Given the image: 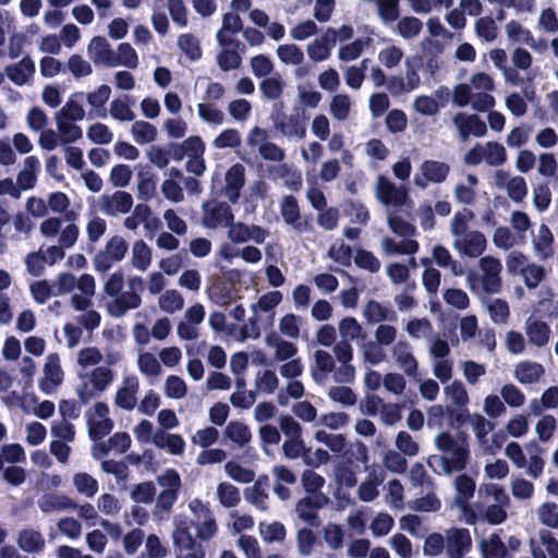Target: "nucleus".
Returning <instances> with one entry per match:
<instances>
[{
    "instance_id": "1",
    "label": "nucleus",
    "mask_w": 558,
    "mask_h": 558,
    "mask_svg": "<svg viewBox=\"0 0 558 558\" xmlns=\"http://www.w3.org/2000/svg\"><path fill=\"white\" fill-rule=\"evenodd\" d=\"M122 360L120 351H108L106 356L96 347H87L77 351L76 363L78 384L75 393L86 404L101 396L114 381L116 373L110 366Z\"/></svg>"
},
{
    "instance_id": "2",
    "label": "nucleus",
    "mask_w": 558,
    "mask_h": 558,
    "mask_svg": "<svg viewBox=\"0 0 558 558\" xmlns=\"http://www.w3.org/2000/svg\"><path fill=\"white\" fill-rule=\"evenodd\" d=\"M123 286L124 275L120 270L111 274L104 283V293L110 299L106 304V310L112 317L120 318L129 311L140 307L142 303L141 293L144 280L141 277H130L125 291H122Z\"/></svg>"
},
{
    "instance_id": "3",
    "label": "nucleus",
    "mask_w": 558,
    "mask_h": 558,
    "mask_svg": "<svg viewBox=\"0 0 558 558\" xmlns=\"http://www.w3.org/2000/svg\"><path fill=\"white\" fill-rule=\"evenodd\" d=\"M434 445L442 453L441 456H433L428 460V464L435 468V471L450 475L466 468L470 450L464 437L441 432L436 435Z\"/></svg>"
},
{
    "instance_id": "4",
    "label": "nucleus",
    "mask_w": 558,
    "mask_h": 558,
    "mask_svg": "<svg viewBox=\"0 0 558 558\" xmlns=\"http://www.w3.org/2000/svg\"><path fill=\"white\" fill-rule=\"evenodd\" d=\"M54 295H63L70 293L77 288L80 293L71 296L70 303L75 311H85L93 305V298L96 293L95 278L89 274H83L76 278L71 272H60L54 281Z\"/></svg>"
},
{
    "instance_id": "5",
    "label": "nucleus",
    "mask_w": 558,
    "mask_h": 558,
    "mask_svg": "<svg viewBox=\"0 0 558 558\" xmlns=\"http://www.w3.org/2000/svg\"><path fill=\"white\" fill-rule=\"evenodd\" d=\"M481 275L470 272L466 276V284L471 292L480 291L486 294H497L501 291V270L502 264L500 259L486 255L478 260Z\"/></svg>"
},
{
    "instance_id": "6",
    "label": "nucleus",
    "mask_w": 558,
    "mask_h": 558,
    "mask_svg": "<svg viewBox=\"0 0 558 558\" xmlns=\"http://www.w3.org/2000/svg\"><path fill=\"white\" fill-rule=\"evenodd\" d=\"M375 196L380 204L387 207V213L391 211L390 208H401L410 202L408 190L404 186L396 185L384 175L377 178Z\"/></svg>"
},
{
    "instance_id": "7",
    "label": "nucleus",
    "mask_w": 558,
    "mask_h": 558,
    "mask_svg": "<svg viewBox=\"0 0 558 558\" xmlns=\"http://www.w3.org/2000/svg\"><path fill=\"white\" fill-rule=\"evenodd\" d=\"M507 159L505 147L496 142L476 144L464 155V162L469 166H477L486 162L489 166L502 165Z\"/></svg>"
},
{
    "instance_id": "8",
    "label": "nucleus",
    "mask_w": 558,
    "mask_h": 558,
    "mask_svg": "<svg viewBox=\"0 0 558 558\" xmlns=\"http://www.w3.org/2000/svg\"><path fill=\"white\" fill-rule=\"evenodd\" d=\"M172 539L178 551L177 558H205L206 553L203 545L192 536L185 521L175 522Z\"/></svg>"
},
{
    "instance_id": "9",
    "label": "nucleus",
    "mask_w": 558,
    "mask_h": 558,
    "mask_svg": "<svg viewBox=\"0 0 558 558\" xmlns=\"http://www.w3.org/2000/svg\"><path fill=\"white\" fill-rule=\"evenodd\" d=\"M202 226L206 229L216 230L228 227L233 221L234 215L231 207L215 199L207 201L202 206Z\"/></svg>"
},
{
    "instance_id": "10",
    "label": "nucleus",
    "mask_w": 558,
    "mask_h": 558,
    "mask_svg": "<svg viewBox=\"0 0 558 558\" xmlns=\"http://www.w3.org/2000/svg\"><path fill=\"white\" fill-rule=\"evenodd\" d=\"M63 380L64 372L60 356L57 353L48 354L43 367V376L38 381L39 390L47 396H51L62 385Z\"/></svg>"
},
{
    "instance_id": "11",
    "label": "nucleus",
    "mask_w": 558,
    "mask_h": 558,
    "mask_svg": "<svg viewBox=\"0 0 558 558\" xmlns=\"http://www.w3.org/2000/svg\"><path fill=\"white\" fill-rule=\"evenodd\" d=\"M206 311L204 305L195 303L189 306L183 319L177 325V335L181 340L192 341L199 337V326L204 322Z\"/></svg>"
},
{
    "instance_id": "12",
    "label": "nucleus",
    "mask_w": 558,
    "mask_h": 558,
    "mask_svg": "<svg viewBox=\"0 0 558 558\" xmlns=\"http://www.w3.org/2000/svg\"><path fill=\"white\" fill-rule=\"evenodd\" d=\"M450 172L448 163L437 160H425L414 174V184L424 190L430 183L439 184L446 181Z\"/></svg>"
},
{
    "instance_id": "13",
    "label": "nucleus",
    "mask_w": 558,
    "mask_h": 558,
    "mask_svg": "<svg viewBox=\"0 0 558 558\" xmlns=\"http://www.w3.org/2000/svg\"><path fill=\"white\" fill-rule=\"evenodd\" d=\"M109 407L104 402H96L87 412L88 432L92 438L100 439L113 428L109 417Z\"/></svg>"
},
{
    "instance_id": "14",
    "label": "nucleus",
    "mask_w": 558,
    "mask_h": 558,
    "mask_svg": "<svg viewBox=\"0 0 558 558\" xmlns=\"http://www.w3.org/2000/svg\"><path fill=\"white\" fill-rule=\"evenodd\" d=\"M99 208L109 217H117L128 214L134 204L133 196L125 191H116L111 194L99 196Z\"/></svg>"
},
{
    "instance_id": "15",
    "label": "nucleus",
    "mask_w": 558,
    "mask_h": 558,
    "mask_svg": "<svg viewBox=\"0 0 558 558\" xmlns=\"http://www.w3.org/2000/svg\"><path fill=\"white\" fill-rule=\"evenodd\" d=\"M269 232L257 225H246L244 222H230L228 225V239L235 244L252 241L256 244H263Z\"/></svg>"
},
{
    "instance_id": "16",
    "label": "nucleus",
    "mask_w": 558,
    "mask_h": 558,
    "mask_svg": "<svg viewBox=\"0 0 558 558\" xmlns=\"http://www.w3.org/2000/svg\"><path fill=\"white\" fill-rule=\"evenodd\" d=\"M452 247L461 256L476 258L486 251L487 240L482 232L471 230L468 234L453 240Z\"/></svg>"
},
{
    "instance_id": "17",
    "label": "nucleus",
    "mask_w": 558,
    "mask_h": 558,
    "mask_svg": "<svg viewBox=\"0 0 558 558\" xmlns=\"http://www.w3.org/2000/svg\"><path fill=\"white\" fill-rule=\"evenodd\" d=\"M138 390L140 380L137 376L134 374L123 375L116 391L114 404L123 410H133L137 404Z\"/></svg>"
},
{
    "instance_id": "18",
    "label": "nucleus",
    "mask_w": 558,
    "mask_h": 558,
    "mask_svg": "<svg viewBox=\"0 0 558 558\" xmlns=\"http://www.w3.org/2000/svg\"><path fill=\"white\" fill-rule=\"evenodd\" d=\"M390 353L397 366L407 376H416L418 369V361L413 354L411 344L407 340L397 341L391 347Z\"/></svg>"
},
{
    "instance_id": "19",
    "label": "nucleus",
    "mask_w": 558,
    "mask_h": 558,
    "mask_svg": "<svg viewBox=\"0 0 558 558\" xmlns=\"http://www.w3.org/2000/svg\"><path fill=\"white\" fill-rule=\"evenodd\" d=\"M472 546V539L466 529H450L446 532V553L448 558H462Z\"/></svg>"
},
{
    "instance_id": "20",
    "label": "nucleus",
    "mask_w": 558,
    "mask_h": 558,
    "mask_svg": "<svg viewBox=\"0 0 558 558\" xmlns=\"http://www.w3.org/2000/svg\"><path fill=\"white\" fill-rule=\"evenodd\" d=\"M494 184L498 189H505L508 196L515 203H520L527 194V186L524 178L510 177L505 171H497L494 175Z\"/></svg>"
},
{
    "instance_id": "21",
    "label": "nucleus",
    "mask_w": 558,
    "mask_h": 558,
    "mask_svg": "<svg viewBox=\"0 0 558 558\" xmlns=\"http://www.w3.org/2000/svg\"><path fill=\"white\" fill-rule=\"evenodd\" d=\"M328 501L329 498L324 494L308 496L301 499L296 504L295 511L299 518L302 519L305 523L312 526H318L320 520L318 518L316 509L323 508L328 504Z\"/></svg>"
},
{
    "instance_id": "22",
    "label": "nucleus",
    "mask_w": 558,
    "mask_h": 558,
    "mask_svg": "<svg viewBox=\"0 0 558 558\" xmlns=\"http://www.w3.org/2000/svg\"><path fill=\"white\" fill-rule=\"evenodd\" d=\"M480 194V180L472 173L464 175L453 187L454 199L463 205H474Z\"/></svg>"
},
{
    "instance_id": "23",
    "label": "nucleus",
    "mask_w": 558,
    "mask_h": 558,
    "mask_svg": "<svg viewBox=\"0 0 558 558\" xmlns=\"http://www.w3.org/2000/svg\"><path fill=\"white\" fill-rule=\"evenodd\" d=\"M524 331L531 345L544 348L549 343L551 328L538 317L530 316L524 323Z\"/></svg>"
},
{
    "instance_id": "24",
    "label": "nucleus",
    "mask_w": 558,
    "mask_h": 558,
    "mask_svg": "<svg viewBox=\"0 0 558 558\" xmlns=\"http://www.w3.org/2000/svg\"><path fill=\"white\" fill-rule=\"evenodd\" d=\"M453 124L463 141L471 135L482 137L487 131L485 122L476 114L457 113L453 118Z\"/></svg>"
},
{
    "instance_id": "25",
    "label": "nucleus",
    "mask_w": 558,
    "mask_h": 558,
    "mask_svg": "<svg viewBox=\"0 0 558 558\" xmlns=\"http://www.w3.org/2000/svg\"><path fill=\"white\" fill-rule=\"evenodd\" d=\"M153 444L159 450H163L167 453L175 457L182 456L186 448V442L181 435L171 434L163 429H158L155 432Z\"/></svg>"
},
{
    "instance_id": "26",
    "label": "nucleus",
    "mask_w": 558,
    "mask_h": 558,
    "mask_svg": "<svg viewBox=\"0 0 558 558\" xmlns=\"http://www.w3.org/2000/svg\"><path fill=\"white\" fill-rule=\"evenodd\" d=\"M223 194L231 202L236 203L240 191L245 182V168L241 163L231 166L225 174Z\"/></svg>"
},
{
    "instance_id": "27",
    "label": "nucleus",
    "mask_w": 558,
    "mask_h": 558,
    "mask_svg": "<svg viewBox=\"0 0 558 558\" xmlns=\"http://www.w3.org/2000/svg\"><path fill=\"white\" fill-rule=\"evenodd\" d=\"M405 76L404 78H393L390 83L389 89L391 93H410L416 89L421 84V77L418 75V65L414 63V59L407 58L405 62Z\"/></svg>"
},
{
    "instance_id": "28",
    "label": "nucleus",
    "mask_w": 558,
    "mask_h": 558,
    "mask_svg": "<svg viewBox=\"0 0 558 558\" xmlns=\"http://www.w3.org/2000/svg\"><path fill=\"white\" fill-rule=\"evenodd\" d=\"M268 177L274 181H282L292 190H299L302 185L301 173L288 163L279 162L267 168Z\"/></svg>"
},
{
    "instance_id": "29",
    "label": "nucleus",
    "mask_w": 558,
    "mask_h": 558,
    "mask_svg": "<svg viewBox=\"0 0 558 558\" xmlns=\"http://www.w3.org/2000/svg\"><path fill=\"white\" fill-rule=\"evenodd\" d=\"M4 72L15 85L24 86L29 83L35 73V63L29 56H26L21 61L8 65Z\"/></svg>"
},
{
    "instance_id": "30",
    "label": "nucleus",
    "mask_w": 558,
    "mask_h": 558,
    "mask_svg": "<svg viewBox=\"0 0 558 558\" xmlns=\"http://www.w3.org/2000/svg\"><path fill=\"white\" fill-rule=\"evenodd\" d=\"M534 253L541 259H546L554 254V234L545 223H542L536 232L532 233Z\"/></svg>"
},
{
    "instance_id": "31",
    "label": "nucleus",
    "mask_w": 558,
    "mask_h": 558,
    "mask_svg": "<svg viewBox=\"0 0 558 558\" xmlns=\"http://www.w3.org/2000/svg\"><path fill=\"white\" fill-rule=\"evenodd\" d=\"M40 171V160L36 156H28L23 161V168L17 173L16 185L20 192L33 189Z\"/></svg>"
},
{
    "instance_id": "32",
    "label": "nucleus",
    "mask_w": 558,
    "mask_h": 558,
    "mask_svg": "<svg viewBox=\"0 0 558 558\" xmlns=\"http://www.w3.org/2000/svg\"><path fill=\"white\" fill-rule=\"evenodd\" d=\"M87 52L95 63L114 68V50L110 48V45L105 37H94L88 44Z\"/></svg>"
},
{
    "instance_id": "33",
    "label": "nucleus",
    "mask_w": 558,
    "mask_h": 558,
    "mask_svg": "<svg viewBox=\"0 0 558 558\" xmlns=\"http://www.w3.org/2000/svg\"><path fill=\"white\" fill-rule=\"evenodd\" d=\"M84 99L85 94L82 92L71 94L63 107L54 116L74 121L84 120L86 117V110L83 105Z\"/></svg>"
},
{
    "instance_id": "34",
    "label": "nucleus",
    "mask_w": 558,
    "mask_h": 558,
    "mask_svg": "<svg viewBox=\"0 0 558 558\" xmlns=\"http://www.w3.org/2000/svg\"><path fill=\"white\" fill-rule=\"evenodd\" d=\"M453 485L456 489L453 506L458 509L466 508V505L475 493V481L466 474H461L454 478Z\"/></svg>"
},
{
    "instance_id": "35",
    "label": "nucleus",
    "mask_w": 558,
    "mask_h": 558,
    "mask_svg": "<svg viewBox=\"0 0 558 558\" xmlns=\"http://www.w3.org/2000/svg\"><path fill=\"white\" fill-rule=\"evenodd\" d=\"M110 95L111 88L108 85H100L96 90L85 95L90 118H105L107 116L104 106L109 100Z\"/></svg>"
},
{
    "instance_id": "36",
    "label": "nucleus",
    "mask_w": 558,
    "mask_h": 558,
    "mask_svg": "<svg viewBox=\"0 0 558 558\" xmlns=\"http://www.w3.org/2000/svg\"><path fill=\"white\" fill-rule=\"evenodd\" d=\"M448 89H438L435 96H418L413 102L414 109L423 116H434L439 111L440 104L447 101Z\"/></svg>"
},
{
    "instance_id": "37",
    "label": "nucleus",
    "mask_w": 558,
    "mask_h": 558,
    "mask_svg": "<svg viewBox=\"0 0 558 558\" xmlns=\"http://www.w3.org/2000/svg\"><path fill=\"white\" fill-rule=\"evenodd\" d=\"M208 296L218 306H227L238 298V290L230 282L217 281L209 287Z\"/></svg>"
},
{
    "instance_id": "38",
    "label": "nucleus",
    "mask_w": 558,
    "mask_h": 558,
    "mask_svg": "<svg viewBox=\"0 0 558 558\" xmlns=\"http://www.w3.org/2000/svg\"><path fill=\"white\" fill-rule=\"evenodd\" d=\"M544 373L543 365L532 361L520 362L514 367V377L523 385L537 383Z\"/></svg>"
},
{
    "instance_id": "39",
    "label": "nucleus",
    "mask_w": 558,
    "mask_h": 558,
    "mask_svg": "<svg viewBox=\"0 0 558 558\" xmlns=\"http://www.w3.org/2000/svg\"><path fill=\"white\" fill-rule=\"evenodd\" d=\"M54 122L62 146L71 145L83 137V130L75 123L76 121L54 116Z\"/></svg>"
},
{
    "instance_id": "40",
    "label": "nucleus",
    "mask_w": 558,
    "mask_h": 558,
    "mask_svg": "<svg viewBox=\"0 0 558 558\" xmlns=\"http://www.w3.org/2000/svg\"><path fill=\"white\" fill-rule=\"evenodd\" d=\"M505 32L512 43L527 45L531 49H538L536 39L532 32L524 27L520 22L515 20L509 21L505 26Z\"/></svg>"
},
{
    "instance_id": "41",
    "label": "nucleus",
    "mask_w": 558,
    "mask_h": 558,
    "mask_svg": "<svg viewBox=\"0 0 558 558\" xmlns=\"http://www.w3.org/2000/svg\"><path fill=\"white\" fill-rule=\"evenodd\" d=\"M335 369V361L332 356L324 350H317L314 353V365L312 366V377L316 383L326 380L328 374Z\"/></svg>"
},
{
    "instance_id": "42",
    "label": "nucleus",
    "mask_w": 558,
    "mask_h": 558,
    "mask_svg": "<svg viewBox=\"0 0 558 558\" xmlns=\"http://www.w3.org/2000/svg\"><path fill=\"white\" fill-rule=\"evenodd\" d=\"M223 437L240 448L245 447L252 440L250 427L241 421H231L223 430Z\"/></svg>"
},
{
    "instance_id": "43",
    "label": "nucleus",
    "mask_w": 558,
    "mask_h": 558,
    "mask_svg": "<svg viewBox=\"0 0 558 558\" xmlns=\"http://www.w3.org/2000/svg\"><path fill=\"white\" fill-rule=\"evenodd\" d=\"M37 505L45 513L59 512L75 507L74 502L62 494H45L38 499Z\"/></svg>"
},
{
    "instance_id": "44",
    "label": "nucleus",
    "mask_w": 558,
    "mask_h": 558,
    "mask_svg": "<svg viewBox=\"0 0 558 558\" xmlns=\"http://www.w3.org/2000/svg\"><path fill=\"white\" fill-rule=\"evenodd\" d=\"M19 547L29 554L40 553L45 548V539L40 532L34 529H24L17 536Z\"/></svg>"
},
{
    "instance_id": "45",
    "label": "nucleus",
    "mask_w": 558,
    "mask_h": 558,
    "mask_svg": "<svg viewBox=\"0 0 558 558\" xmlns=\"http://www.w3.org/2000/svg\"><path fill=\"white\" fill-rule=\"evenodd\" d=\"M153 259L151 248L145 243L144 240H136L131 248V264L140 270L146 271Z\"/></svg>"
},
{
    "instance_id": "46",
    "label": "nucleus",
    "mask_w": 558,
    "mask_h": 558,
    "mask_svg": "<svg viewBox=\"0 0 558 558\" xmlns=\"http://www.w3.org/2000/svg\"><path fill=\"white\" fill-rule=\"evenodd\" d=\"M276 129L288 138L302 140L306 134L305 125L293 116L280 118L276 122Z\"/></svg>"
},
{
    "instance_id": "47",
    "label": "nucleus",
    "mask_w": 558,
    "mask_h": 558,
    "mask_svg": "<svg viewBox=\"0 0 558 558\" xmlns=\"http://www.w3.org/2000/svg\"><path fill=\"white\" fill-rule=\"evenodd\" d=\"M363 315L369 324H379L387 320H396V313L377 301H368Z\"/></svg>"
},
{
    "instance_id": "48",
    "label": "nucleus",
    "mask_w": 558,
    "mask_h": 558,
    "mask_svg": "<svg viewBox=\"0 0 558 558\" xmlns=\"http://www.w3.org/2000/svg\"><path fill=\"white\" fill-rule=\"evenodd\" d=\"M109 113L111 118L118 122H132L136 118L129 96L114 98L110 102Z\"/></svg>"
},
{
    "instance_id": "49",
    "label": "nucleus",
    "mask_w": 558,
    "mask_h": 558,
    "mask_svg": "<svg viewBox=\"0 0 558 558\" xmlns=\"http://www.w3.org/2000/svg\"><path fill=\"white\" fill-rule=\"evenodd\" d=\"M131 135L135 143L145 145L156 141L158 131L157 128L144 120L134 121L131 125Z\"/></svg>"
},
{
    "instance_id": "50",
    "label": "nucleus",
    "mask_w": 558,
    "mask_h": 558,
    "mask_svg": "<svg viewBox=\"0 0 558 558\" xmlns=\"http://www.w3.org/2000/svg\"><path fill=\"white\" fill-rule=\"evenodd\" d=\"M114 68L122 65L128 69H136L140 64V58L136 50L129 43L118 45L113 54Z\"/></svg>"
},
{
    "instance_id": "51",
    "label": "nucleus",
    "mask_w": 558,
    "mask_h": 558,
    "mask_svg": "<svg viewBox=\"0 0 558 558\" xmlns=\"http://www.w3.org/2000/svg\"><path fill=\"white\" fill-rule=\"evenodd\" d=\"M473 218V211L466 208L454 213L449 223V230L453 236V240H457L458 238H461L470 232L469 225Z\"/></svg>"
},
{
    "instance_id": "52",
    "label": "nucleus",
    "mask_w": 558,
    "mask_h": 558,
    "mask_svg": "<svg viewBox=\"0 0 558 558\" xmlns=\"http://www.w3.org/2000/svg\"><path fill=\"white\" fill-rule=\"evenodd\" d=\"M136 364L140 373L146 377H158L162 373L160 361L151 352H140Z\"/></svg>"
},
{
    "instance_id": "53",
    "label": "nucleus",
    "mask_w": 558,
    "mask_h": 558,
    "mask_svg": "<svg viewBox=\"0 0 558 558\" xmlns=\"http://www.w3.org/2000/svg\"><path fill=\"white\" fill-rule=\"evenodd\" d=\"M158 306L163 313L174 314L183 308L184 298L178 290L169 289L160 294Z\"/></svg>"
},
{
    "instance_id": "54",
    "label": "nucleus",
    "mask_w": 558,
    "mask_h": 558,
    "mask_svg": "<svg viewBox=\"0 0 558 558\" xmlns=\"http://www.w3.org/2000/svg\"><path fill=\"white\" fill-rule=\"evenodd\" d=\"M433 260L441 268H448L454 276L462 275L461 265L453 259L448 248L442 245H435L432 250Z\"/></svg>"
},
{
    "instance_id": "55",
    "label": "nucleus",
    "mask_w": 558,
    "mask_h": 558,
    "mask_svg": "<svg viewBox=\"0 0 558 558\" xmlns=\"http://www.w3.org/2000/svg\"><path fill=\"white\" fill-rule=\"evenodd\" d=\"M276 54L284 65H301L305 59L303 50L294 44L279 45Z\"/></svg>"
},
{
    "instance_id": "56",
    "label": "nucleus",
    "mask_w": 558,
    "mask_h": 558,
    "mask_svg": "<svg viewBox=\"0 0 558 558\" xmlns=\"http://www.w3.org/2000/svg\"><path fill=\"white\" fill-rule=\"evenodd\" d=\"M383 483V478L375 472L369 473L357 488L359 498L364 502L375 500L379 490L378 487Z\"/></svg>"
},
{
    "instance_id": "57",
    "label": "nucleus",
    "mask_w": 558,
    "mask_h": 558,
    "mask_svg": "<svg viewBox=\"0 0 558 558\" xmlns=\"http://www.w3.org/2000/svg\"><path fill=\"white\" fill-rule=\"evenodd\" d=\"M266 341L275 350V359L277 361L292 360L298 353V347L294 343L279 337H267Z\"/></svg>"
},
{
    "instance_id": "58",
    "label": "nucleus",
    "mask_w": 558,
    "mask_h": 558,
    "mask_svg": "<svg viewBox=\"0 0 558 558\" xmlns=\"http://www.w3.org/2000/svg\"><path fill=\"white\" fill-rule=\"evenodd\" d=\"M331 44L330 39H327V35L319 39H315L310 43L306 47L308 58L314 62H323L331 56Z\"/></svg>"
},
{
    "instance_id": "59",
    "label": "nucleus",
    "mask_w": 558,
    "mask_h": 558,
    "mask_svg": "<svg viewBox=\"0 0 558 558\" xmlns=\"http://www.w3.org/2000/svg\"><path fill=\"white\" fill-rule=\"evenodd\" d=\"M217 498L225 508H234L240 504L241 496L238 487L229 482H222L217 485Z\"/></svg>"
},
{
    "instance_id": "60",
    "label": "nucleus",
    "mask_w": 558,
    "mask_h": 558,
    "mask_svg": "<svg viewBox=\"0 0 558 558\" xmlns=\"http://www.w3.org/2000/svg\"><path fill=\"white\" fill-rule=\"evenodd\" d=\"M385 500L391 509H404V488L399 480L389 481L386 486Z\"/></svg>"
},
{
    "instance_id": "61",
    "label": "nucleus",
    "mask_w": 558,
    "mask_h": 558,
    "mask_svg": "<svg viewBox=\"0 0 558 558\" xmlns=\"http://www.w3.org/2000/svg\"><path fill=\"white\" fill-rule=\"evenodd\" d=\"M485 307L489 314L490 319L497 325H505L508 323L510 316L509 304L502 299H493L485 301Z\"/></svg>"
},
{
    "instance_id": "62",
    "label": "nucleus",
    "mask_w": 558,
    "mask_h": 558,
    "mask_svg": "<svg viewBox=\"0 0 558 558\" xmlns=\"http://www.w3.org/2000/svg\"><path fill=\"white\" fill-rule=\"evenodd\" d=\"M363 361L369 365H378L387 360L385 348L375 341H367L360 348Z\"/></svg>"
},
{
    "instance_id": "63",
    "label": "nucleus",
    "mask_w": 558,
    "mask_h": 558,
    "mask_svg": "<svg viewBox=\"0 0 558 558\" xmlns=\"http://www.w3.org/2000/svg\"><path fill=\"white\" fill-rule=\"evenodd\" d=\"M73 485L76 492L87 498L94 497L99 488L98 481L86 472H77L73 475Z\"/></svg>"
},
{
    "instance_id": "64",
    "label": "nucleus",
    "mask_w": 558,
    "mask_h": 558,
    "mask_svg": "<svg viewBox=\"0 0 558 558\" xmlns=\"http://www.w3.org/2000/svg\"><path fill=\"white\" fill-rule=\"evenodd\" d=\"M484 558H502L507 554V547L497 534H490L480 544Z\"/></svg>"
}]
</instances>
